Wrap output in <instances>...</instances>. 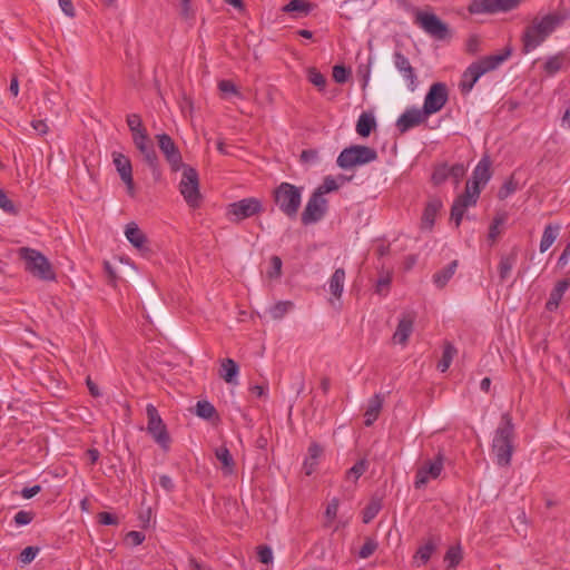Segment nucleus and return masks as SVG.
<instances>
[{"instance_id": "nucleus-40", "label": "nucleus", "mask_w": 570, "mask_h": 570, "mask_svg": "<svg viewBox=\"0 0 570 570\" xmlns=\"http://www.w3.org/2000/svg\"><path fill=\"white\" fill-rule=\"evenodd\" d=\"M382 503L380 499H372L363 511V522L370 523L380 512Z\"/></svg>"}, {"instance_id": "nucleus-18", "label": "nucleus", "mask_w": 570, "mask_h": 570, "mask_svg": "<svg viewBox=\"0 0 570 570\" xmlns=\"http://www.w3.org/2000/svg\"><path fill=\"white\" fill-rule=\"evenodd\" d=\"M426 115L422 109L412 108L405 110L396 120V127L400 132H406L413 127L419 126L426 119Z\"/></svg>"}, {"instance_id": "nucleus-8", "label": "nucleus", "mask_w": 570, "mask_h": 570, "mask_svg": "<svg viewBox=\"0 0 570 570\" xmlns=\"http://www.w3.org/2000/svg\"><path fill=\"white\" fill-rule=\"evenodd\" d=\"M263 210V203L259 198L248 197L229 204L226 209V216L230 222L239 223L261 214Z\"/></svg>"}, {"instance_id": "nucleus-23", "label": "nucleus", "mask_w": 570, "mask_h": 570, "mask_svg": "<svg viewBox=\"0 0 570 570\" xmlns=\"http://www.w3.org/2000/svg\"><path fill=\"white\" fill-rule=\"evenodd\" d=\"M570 287V281L569 279H562V281H559L556 286L553 287V289L551 291L550 293V296L546 303V308L549 311V312H553L556 311L558 307H559V304L564 295V293L568 291V288Z\"/></svg>"}, {"instance_id": "nucleus-53", "label": "nucleus", "mask_w": 570, "mask_h": 570, "mask_svg": "<svg viewBox=\"0 0 570 570\" xmlns=\"http://www.w3.org/2000/svg\"><path fill=\"white\" fill-rule=\"evenodd\" d=\"M39 552V548L37 547H27L20 553V561L22 563H30L35 560Z\"/></svg>"}, {"instance_id": "nucleus-17", "label": "nucleus", "mask_w": 570, "mask_h": 570, "mask_svg": "<svg viewBox=\"0 0 570 570\" xmlns=\"http://www.w3.org/2000/svg\"><path fill=\"white\" fill-rule=\"evenodd\" d=\"M132 140L136 148L142 155L144 160L149 165V167L155 169L158 165V157L156 155L154 144L147 132H139L135 138H132Z\"/></svg>"}, {"instance_id": "nucleus-3", "label": "nucleus", "mask_w": 570, "mask_h": 570, "mask_svg": "<svg viewBox=\"0 0 570 570\" xmlns=\"http://www.w3.org/2000/svg\"><path fill=\"white\" fill-rule=\"evenodd\" d=\"M512 53L511 48H505L501 53L491 55L472 62L462 73L459 88L462 94H469L478 80L485 73L499 68Z\"/></svg>"}, {"instance_id": "nucleus-37", "label": "nucleus", "mask_w": 570, "mask_h": 570, "mask_svg": "<svg viewBox=\"0 0 570 570\" xmlns=\"http://www.w3.org/2000/svg\"><path fill=\"white\" fill-rule=\"evenodd\" d=\"M455 354H456V348L452 344L446 343L444 345L442 358L438 364V368L440 370V372L444 373L448 371Z\"/></svg>"}, {"instance_id": "nucleus-64", "label": "nucleus", "mask_w": 570, "mask_h": 570, "mask_svg": "<svg viewBox=\"0 0 570 570\" xmlns=\"http://www.w3.org/2000/svg\"><path fill=\"white\" fill-rule=\"evenodd\" d=\"M59 7L66 16L75 17V8L71 0H59Z\"/></svg>"}, {"instance_id": "nucleus-44", "label": "nucleus", "mask_w": 570, "mask_h": 570, "mask_svg": "<svg viewBox=\"0 0 570 570\" xmlns=\"http://www.w3.org/2000/svg\"><path fill=\"white\" fill-rule=\"evenodd\" d=\"M340 187V185L337 184L336 179L332 176H326L322 183V185H320L315 191L316 193H321V196L324 197L325 194H328V193H332V191H335L337 190Z\"/></svg>"}, {"instance_id": "nucleus-22", "label": "nucleus", "mask_w": 570, "mask_h": 570, "mask_svg": "<svg viewBox=\"0 0 570 570\" xmlns=\"http://www.w3.org/2000/svg\"><path fill=\"white\" fill-rule=\"evenodd\" d=\"M440 541L441 540L439 537H431L428 539V541L423 546H421L416 550V553L414 554V561H413L416 564V567L425 564L430 560L431 556L436 550Z\"/></svg>"}, {"instance_id": "nucleus-48", "label": "nucleus", "mask_w": 570, "mask_h": 570, "mask_svg": "<svg viewBox=\"0 0 570 570\" xmlns=\"http://www.w3.org/2000/svg\"><path fill=\"white\" fill-rule=\"evenodd\" d=\"M308 80L320 90H323L325 88L326 78L315 68L308 69Z\"/></svg>"}, {"instance_id": "nucleus-57", "label": "nucleus", "mask_w": 570, "mask_h": 570, "mask_svg": "<svg viewBox=\"0 0 570 570\" xmlns=\"http://www.w3.org/2000/svg\"><path fill=\"white\" fill-rule=\"evenodd\" d=\"M504 223V218L503 217H495L490 226V229H489V238L492 239V240H495V238L499 236L500 234V225H502Z\"/></svg>"}, {"instance_id": "nucleus-4", "label": "nucleus", "mask_w": 570, "mask_h": 570, "mask_svg": "<svg viewBox=\"0 0 570 570\" xmlns=\"http://www.w3.org/2000/svg\"><path fill=\"white\" fill-rule=\"evenodd\" d=\"M19 257L24 262V269L33 277L46 281H56V273L48 258L37 249L21 247L18 249Z\"/></svg>"}, {"instance_id": "nucleus-39", "label": "nucleus", "mask_w": 570, "mask_h": 570, "mask_svg": "<svg viewBox=\"0 0 570 570\" xmlns=\"http://www.w3.org/2000/svg\"><path fill=\"white\" fill-rule=\"evenodd\" d=\"M311 10V6L305 0H291L283 7L284 12H297L299 14H307Z\"/></svg>"}, {"instance_id": "nucleus-15", "label": "nucleus", "mask_w": 570, "mask_h": 570, "mask_svg": "<svg viewBox=\"0 0 570 570\" xmlns=\"http://www.w3.org/2000/svg\"><path fill=\"white\" fill-rule=\"evenodd\" d=\"M159 149L165 155L167 161L170 164L174 170H178L181 167V155L175 145L171 137L167 134H159L156 136Z\"/></svg>"}, {"instance_id": "nucleus-11", "label": "nucleus", "mask_w": 570, "mask_h": 570, "mask_svg": "<svg viewBox=\"0 0 570 570\" xmlns=\"http://www.w3.org/2000/svg\"><path fill=\"white\" fill-rule=\"evenodd\" d=\"M444 468V456L441 452L438 453L434 460L425 461L416 471L414 485L421 489L426 483L440 476Z\"/></svg>"}, {"instance_id": "nucleus-10", "label": "nucleus", "mask_w": 570, "mask_h": 570, "mask_svg": "<svg viewBox=\"0 0 570 570\" xmlns=\"http://www.w3.org/2000/svg\"><path fill=\"white\" fill-rule=\"evenodd\" d=\"M179 191L190 207L197 208L200 205L202 196L199 193L198 173L194 168H184Z\"/></svg>"}, {"instance_id": "nucleus-9", "label": "nucleus", "mask_w": 570, "mask_h": 570, "mask_svg": "<svg viewBox=\"0 0 570 570\" xmlns=\"http://www.w3.org/2000/svg\"><path fill=\"white\" fill-rule=\"evenodd\" d=\"M414 22L430 37L436 40H444L450 37V30L435 13L416 10Z\"/></svg>"}, {"instance_id": "nucleus-6", "label": "nucleus", "mask_w": 570, "mask_h": 570, "mask_svg": "<svg viewBox=\"0 0 570 570\" xmlns=\"http://www.w3.org/2000/svg\"><path fill=\"white\" fill-rule=\"evenodd\" d=\"M376 159L377 153L375 149L363 145H352L340 153L336 164L340 168L347 170L367 165Z\"/></svg>"}, {"instance_id": "nucleus-13", "label": "nucleus", "mask_w": 570, "mask_h": 570, "mask_svg": "<svg viewBox=\"0 0 570 570\" xmlns=\"http://www.w3.org/2000/svg\"><path fill=\"white\" fill-rule=\"evenodd\" d=\"M327 212V200L321 193L314 191L302 213L301 219L304 225H311L321 220Z\"/></svg>"}, {"instance_id": "nucleus-59", "label": "nucleus", "mask_w": 570, "mask_h": 570, "mask_svg": "<svg viewBox=\"0 0 570 570\" xmlns=\"http://www.w3.org/2000/svg\"><path fill=\"white\" fill-rule=\"evenodd\" d=\"M481 40L476 36H472L466 41V51L471 55H475L480 51Z\"/></svg>"}, {"instance_id": "nucleus-46", "label": "nucleus", "mask_w": 570, "mask_h": 570, "mask_svg": "<svg viewBox=\"0 0 570 570\" xmlns=\"http://www.w3.org/2000/svg\"><path fill=\"white\" fill-rule=\"evenodd\" d=\"M376 549L377 542L372 538H366L364 544L358 551V557L361 559H367L375 552Z\"/></svg>"}, {"instance_id": "nucleus-41", "label": "nucleus", "mask_w": 570, "mask_h": 570, "mask_svg": "<svg viewBox=\"0 0 570 570\" xmlns=\"http://www.w3.org/2000/svg\"><path fill=\"white\" fill-rule=\"evenodd\" d=\"M151 438L164 449L168 450L170 444V435L168 430H147Z\"/></svg>"}, {"instance_id": "nucleus-30", "label": "nucleus", "mask_w": 570, "mask_h": 570, "mask_svg": "<svg viewBox=\"0 0 570 570\" xmlns=\"http://www.w3.org/2000/svg\"><path fill=\"white\" fill-rule=\"evenodd\" d=\"M345 283V271L343 268H336L330 278L328 286L330 292L337 298L342 296Z\"/></svg>"}, {"instance_id": "nucleus-47", "label": "nucleus", "mask_w": 570, "mask_h": 570, "mask_svg": "<svg viewBox=\"0 0 570 570\" xmlns=\"http://www.w3.org/2000/svg\"><path fill=\"white\" fill-rule=\"evenodd\" d=\"M518 189V183L513 179V177L509 178L499 190V198L505 199Z\"/></svg>"}, {"instance_id": "nucleus-26", "label": "nucleus", "mask_w": 570, "mask_h": 570, "mask_svg": "<svg viewBox=\"0 0 570 570\" xmlns=\"http://www.w3.org/2000/svg\"><path fill=\"white\" fill-rule=\"evenodd\" d=\"M383 406V397L381 394L373 395L368 402L364 413L365 424L371 425L377 419Z\"/></svg>"}, {"instance_id": "nucleus-12", "label": "nucleus", "mask_w": 570, "mask_h": 570, "mask_svg": "<svg viewBox=\"0 0 570 570\" xmlns=\"http://www.w3.org/2000/svg\"><path fill=\"white\" fill-rule=\"evenodd\" d=\"M448 101V89L443 82L433 83L423 102L422 110L429 117L438 111H440Z\"/></svg>"}, {"instance_id": "nucleus-7", "label": "nucleus", "mask_w": 570, "mask_h": 570, "mask_svg": "<svg viewBox=\"0 0 570 570\" xmlns=\"http://www.w3.org/2000/svg\"><path fill=\"white\" fill-rule=\"evenodd\" d=\"M515 448L517 441L513 430H495L491 451L499 466H509L511 464L512 453Z\"/></svg>"}, {"instance_id": "nucleus-38", "label": "nucleus", "mask_w": 570, "mask_h": 570, "mask_svg": "<svg viewBox=\"0 0 570 570\" xmlns=\"http://www.w3.org/2000/svg\"><path fill=\"white\" fill-rule=\"evenodd\" d=\"M462 560V549L460 546L450 547L444 556V562L448 569H454Z\"/></svg>"}, {"instance_id": "nucleus-28", "label": "nucleus", "mask_w": 570, "mask_h": 570, "mask_svg": "<svg viewBox=\"0 0 570 570\" xmlns=\"http://www.w3.org/2000/svg\"><path fill=\"white\" fill-rule=\"evenodd\" d=\"M195 413L197 416L207 420L213 424H215L218 419L215 406L208 401H198L195 406Z\"/></svg>"}, {"instance_id": "nucleus-31", "label": "nucleus", "mask_w": 570, "mask_h": 570, "mask_svg": "<svg viewBox=\"0 0 570 570\" xmlns=\"http://www.w3.org/2000/svg\"><path fill=\"white\" fill-rule=\"evenodd\" d=\"M216 459L222 463V470L225 474H232L234 471V459L226 446H219L215 450Z\"/></svg>"}, {"instance_id": "nucleus-58", "label": "nucleus", "mask_w": 570, "mask_h": 570, "mask_svg": "<svg viewBox=\"0 0 570 570\" xmlns=\"http://www.w3.org/2000/svg\"><path fill=\"white\" fill-rule=\"evenodd\" d=\"M126 540L132 546H139L145 540V534L140 531H129L126 535Z\"/></svg>"}, {"instance_id": "nucleus-42", "label": "nucleus", "mask_w": 570, "mask_h": 570, "mask_svg": "<svg viewBox=\"0 0 570 570\" xmlns=\"http://www.w3.org/2000/svg\"><path fill=\"white\" fill-rule=\"evenodd\" d=\"M146 416L148 419L147 428H165L158 410L153 404L146 406Z\"/></svg>"}, {"instance_id": "nucleus-52", "label": "nucleus", "mask_w": 570, "mask_h": 570, "mask_svg": "<svg viewBox=\"0 0 570 570\" xmlns=\"http://www.w3.org/2000/svg\"><path fill=\"white\" fill-rule=\"evenodd\" d=\"M350 77V70L346 69L344 66H335L333 68V79L337 82V83H344L347 81Z\"/></svg>"}, {"instance_id": "nucleus-32", "label": "nucleus", "mask_w": 570, "mask_h": 570, "mask_svg": "<svg viewBox=\"0 0 570 570\" xmlns=\"http://www.w3.org/2000/svg\"><path fill=\"white\" fill-rule=\"evenodd\" d=\"M375 126V118L370 114L362 112L356 122V132L361 137H367Z\"/></svg>"}, {"instance_id": "nucleus-63", "label": "nucleus", "mask_w": 570, "mask_h": 570, "mask_svg": "<svg viewBox=\"0 0 570 570\" xmlns=\"http://www.w3.org/2000/svg\"><path fill=\"white\" fill-rule=\"evenodd\" d=\"M465 173V167L462 164H456L452 166L451 168H448V176H452L459 181L460 178L463 177Z\"/></svg>"}, {"instance_id": "nucleus-27", "label": "nucleus", "mask_w": 570, "mask_h": 570, "mask_svg": "<svg viewBox=\"0 0 570 570\" xmlns=\"http://www.w3.org/2000/svg\"><path fill=\"white\" fill-rule=\"evenodd\" d=\"M458 261H452L444 268L433 275V283L436 287L443 288L455 274Z\"/></svg>"}, {"instance_id": "nucleus-24", "label": "nucleus", "mask_w": 570, "mask_h": 570, "mask_svg": "<svg viewBox=\"0 0 570 570\" xmlns=\"http://www.w3.org/2000/svg\"><path fill=\"white\" fill-rule=\"evenodd\" d=\"M323 448L316 443H311L308 451H307V458L304 461L303 469L305 471L306 475H311L318 464V459L323 455Z\"/></svg>"}, {"instance_id": "nucleus-2", "label": "nucleus", "mask_w": 570, "mask_h": 570, "mask_svg": "<svg viewBox=\"0 0 570 570\" xmlns=\"http://www.w3.org/2000/svg\"><path fill=\"white\" fill-rule=\"evenodd\" d=\"M561 22L562 18L557 13L534 18L521 37L523 53H529L542 45Z\"/></svg>"}, {"instance_id": "nucleus-21", "label": "nucleus", "mask_w": 570, "mask_h": 570, "mask_svg": "<svg viewBox=\"0 0 570 570\" xmlns=\"http://www.w3.org/2000/svg\"><path fill=\"white\" fill-rule=\"evenodd\" d=\"M125 235L128 242L139 250H147V238L138 225L134 222L128 223L125 228Z\"/></svg>"}, {"instance_id": "nucleus-60", "label": "nucleus", "mask_w": 570, "mask_h": 570, "mask_svg": "<svg viewBox=\"0 0 570 570\" xmlns=\"http://www.w3.org/2000/svg\"><path fill=\"white\" fill-rule=\"evenodd\" d=\"M337 511H338V500L333 499L331 502H328V504L326 507L325 515L330 521H332L336 518Z\"/></svg>"}, {"instance_id": "nucleus-51", "label": "nucleus", "mask_w": 570, "mask_h": 570, "mask_svg": "<svg viewBox=\"0 0 570 570\" xmlns=\"http://www.w3.org/2000/svg\"><path fill=\"white\" fill-rule=\"evenodd\" d=\"M282 259L274 255L271 257V269L267 272L268 277L271 278H277L281 276L282 273Z\"/></svg>"}, {"instance_id": "nucleus-20", "label": "nucleus", "mask_w": 570, "mask_h": 570, "mask_svg": "<svg viewBox=\"0 0 570 570\" xmlns=\"http://www.w3.org/2000/svg\"><path fill=\"white\" fill-rule=\"evenodd\" d=\"M443 206V203L438 197H431L429 202L426 203V206L424 208L423 215H422V223L421 226L424 229L431 230L434 226L436 215L441 210Z\"/></svg>"}, {"instance_id": "nucleus-16", "label": "nucleus", "mask_w": 570, "mask_h": 570, "mask_svg": "<svg viewBox=\"0 0 570 570\" xmlns=\"http://www.w3.org/2000/svg\"><path fill=\"white\" fill-rule=\"evenodd\" d=\"M393 62L405 80L407 89L414 91L417 87V76L410 60L401 51H394Z\"/></svg>"}, {"instance_id": "nucleus-56", "label": "nucleus", "mask_w": 570, "mask_h": 570, "mask_svg": "<svg viewBox=\"0 0 570 570\" xmlns=\"http://www.w3.org/2000/svg\"><path fill=\"white\" fill-rule=\"evenodd\" d=\"M258 559L262 563L268 564L273 560V551L269 547L263 546L258 548Z\"/></svg>"}, {"instance_id": "nucleus-45", "label": "nucleus", "mask_w": 570, "mask_h": 570, "mask_svg": "<svg viewBox=\"0 0 570 570\" xmlns=\"http://www.w3.org/2000/svg\"><path fill=\"white\" fill-rule=\"evenodd\" d=\"M367 469L366 460L362 459L357 461L347 472L346 478H353L356 481Z\"/></svg>"}, {"instance_id": "nucleus-55", "label": "nucleus", "mask_w": 570, "mask_h": 570, "mask_svg": "<svg viewBox=\"0 0 570 570\" xmlns=\"http://www.w3.org/2000/svg\"><path fill=\"white\" fill-rule=\"evenodd\" d=\"M498 12H507L520 4V0H497Z\"/></svg>"}, {"instance_id": "nucleus-5", "label": "nucleus", "mask_w": 570, "mask_h": 570, "mask_svg": "<svg viewBox=\"0 0 570 570\" xmlns=\"http://www.w3.org/2000/svg\"><path fill=\"white\" fill-rule=\"evenodd\" d=\"M302 190L303 188L293 184L282 183L275 188L273 193V198L276 206L291 219L297 216L302 204Z\"/></svg>"}, {"instance_id": "nucleus-43", "label": "nucleus", "mask_w": 570, "mask_h": 570, "mask_svg": "<svg viewBox=\"0 0 570 570\" xmlns=\"http://www.w3.org/2000/svg\"><path fill=\"white\" fill-rule=\"evenodd\" d=\"M127 125L132 134V138H135L139 132H147L142 127L140 116L137 114H130L127 116Z\"/></svg>"}, {"instance_id": "nucleus-25", "label": "nucleus", "mask_w": 570, "mask_h": 570, "mask_svg": "<svg viewBox=\"0 0 570 570\" xmlns=\"http://www.w3.org/2000/svg\"><path fill=\"white\" fill-rule=\"evenodd\" d=\"M238 373L239 366L234 360L225 358L222 361L219 375L226 383L236 384Z\"/></svg>"}, {"instance_id": "nucleus-61", "label": "nucleus", "mask_w": 570, "mask_h": 570, "mask_svg": "<svg viewBox=\"0 0 570 570\" xmlns=\"http://www.w3.org/2000/svg\"><path fill=\"white\" fill-rule=\"evenodd\" d=\"M98 520L101 524L105 525H114L118 523L117 517L109 512H100L98 514Z\"/></svg>"}, {"instance_id": "nucleus-62", "label": "nucleus", "mask_w": 570, "mask_h": 570, "mask_svg": "<svg viewBox=\"0 0 570 570\" xmlns=\"http://www.w3.org/2000/svg\"><path fill=\"white\" fill-rule=\"evenodd\" d=\"M448 177V167L446 166H443V167H440L438 168L433 175H432V180L434 184L439 185L441 183H443Z\"/></svg>"}, {"instance_id": "nucleus-34", "label": "nucleus", "mask_w": 570, "mask_h": 570, "mask_svg": "<svg viewBox=\"0 0 570 570\" xmlns=\"http://www.w3.org/2000/svg\"><path fill=\"white\" fill-rule=\"evenodd\" d=\"M495 1L497 0L475 1L469 6V12L472 14L495 13V12H498Z\"/></svg>"}, {"instance_id": "nucleus-54", "label": "nucleus", "mask_w": 570, "mask_h": 570, "mask_svg": "<svg viewBox=\"0 0 570 570\" xmlns=\"http://www.w3.org/2000/svg\"><path fill=\"white\" fill-rule=\"evenodd\" d=\"M0 208L8 214H17L13 203L8 198L7 194L0 189Z\"/></svg>"}, {"instance_id": "nucleus-19", "label": "nucleus", "mask_w": 570, "mask_h": 570, "mask_svg": "<svg viewBox=\"0 0 570 570\" xmlns=\"http://www.w3.org/2000/svg\"><path fill=\"white\" fill-rule=\"evenodd\" d=\"M414 316L411 313L403 314L393 334V342L400 345H406L409 337L413 332Z\"/></svg>"}, {"instance_id": "nucleus-14", "label": "nucleus", "mask_w": 570, "mask_h": 570, "mask_svg": "<svg viewBox=\"0 0 570 570\" xmlns=\"http://www.w3.org/2000/svg\"><path fill=\"white\" fill-rule=\"evenodd\" d=\"M111 156L116 170L119 174L124 184L126 185L128 194L132 196L135 193V184L132 178V166L130 159L118 151H114Z\"/></svg>"}, {"instance_id": "nucleus-1", "label": "nucleus", "mask_w": 570, "mask_h": 570, "mask_svg": "<svg viewBox=\"0 0 570 570\" xmlns=\"http://www.w3.org/2000/svg\"><path fill=\"white\" fill-rule=\"evenodd\" d=\"M490 179L491 161L489 157H483L473 169L472 177L468 180L464 193L458 196L452 205L451 219L455 222L456 228L460 226L465 210L476 204L481 189Z\"/></svg>"}, {"instance_id": "nucleus-49", "label": "nucleus", "mask_w": 570, "mask_h": 570, "mask_svg": "<svg viewBox=\"0 0 570 570\" xmlns=\"http://www.w3.org/2000/svg\"><path fill=\"white\" fill-rule=\"evenodd\" d=\"M179 16L186 21L194 20L195 10L191 6V0H180Z\"/></svg>"}, {"instance_id": "nucleus-50", "label": "nucleus", "mask_w": 570, "mask_h": 570, "mask_svg": "<svg viewBox=\"0 0 570 570\" xmlns=\"http://www.w3.org/2000/svg\"><path fill=\"white\" fill-rule=\"evenodd\" d=\"M33 518L35 513L32 511L20 510L16 513L13 520L18 527H22L29 524Z\"/></svg>"}, {"instance_id": "nucleus-36", "label": "nucleus", "mask_w": 570, "mask_h": 570, "mask_svg": "<svg viewBox=\"0 0 570 570\" xmlns=\"http://www.w3.org/2000/svg\"><path fill=\"white\" fill-rule=\"evenodd\" d=\"M564 63V56L561 53H558L556 56H551L547 59V61L543 65V70L547 75L553 76L558 71H560Z\"/></svg>"}, {"instance_id": "nucleus-29", "label": "nucleus", "mask_w": 570, "mask_h": 570, "mask_svg": "<svg viewBox=\"0 0 570 570\" xmlns=\"http://www.w3.org/2000/svg\"><path fill=\"white\" fill-rule=\"evenodd\" d=\"M559 232H560L559 225L549 224L544 227V230H543V234L541 237V242H540V252L541 253H544L552 246V244L556 242V239L559 235Z\"/></svg>"}, {"instance_id": "nucleus-35", "label": "nucleus", "mask_w": 570, "mask_h": 570, "mask_svg": "<svg viewBox=\"0 0 570 570\" xmlns=\"http://www.w3.org/2000/svg\"><path fill=\"white\" fill-rule=\"evenodd\" d=\"M294 307L291 301H279L269 307L268 314L273 320H282Z\"/></svg>"}, {"instance_id": "nucleus-33", "label": "nucleus", "mask_w": 570, "mask_h": 570, "mask_svg": "<svg viewBox=\"0 0 570 570\" xmlns=\"http://www.w3.org/2000/svg\"><path fill=\"white\" fill-rule=\"evenodd\" d=\"M517 263V253L501 256L498 271L502 282L507 281Z\"/></svg>"}]
</instances>
